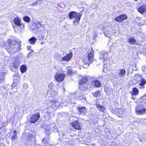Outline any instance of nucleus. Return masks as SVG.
I'll list each match as a JSON object with an SVG mask.
<instances>
[{"mask_svg":"<svg viewBox=\"0 0 146 146\" xmlns=\"http://www.w3.org/2000/svg\"><path fill=\"white\" fill-rule=\"evenodd\" d=\"M33 30L38 34V38L40 40H42L44 38L45 27L44 25L42 24L40 22L34 23L33 25Z\"/></svg>","mask_w":146,"mask_h":146,"instance_id":"f03ea898","label":"nucleus"},{"mask_svg":"<svg viewBox=\"0 0 146 146\" xmlns=\"http://www.w3.org/2000/svg\"><path fill=\"white\" fill-rule=\"evenodd\" d=\"M87 57L89 58H90L92 60V58L94 57V53L92 48L88 50L87 52Z\"/></svg>","mask_w":146,"mask_h":146,"instance_id":"f3484780","label":"nucleus"},{"mask_svg":"<svg viewBox=\"0 0 146 146\" xmlns=\"http://www.w3.org/2000/svg\"><path fill=\"white\" fill-rule=\"evenodd\" d=\"M27 49L29 50H30L31 49V47L30 46H28L27 47Z\"/></svg>","mask_w":146,"mask_h":146,"instance_id":"f704fd0d","label":"nucleus"},{"mask_svg":"<svg viewBox=\"0 0 146 146\" xmlns=\"http://www.w3.org/2000/svg\"><path fill=\"white\" fill-rule=\"evenodd\" d=\"M135 45H138V44H136Z\"/></svg>","mask_w":146,"mask_h":146,"instance_id":"4c0bfd02","label":"nucleus"},{"mask_svg":"<svg viewBox=\"0 0 146 146\" xmlns=\"http://www.w3.org/2000/svg\"><path fill=\"white\" fill-rule=\"evenodd\" d=\"M126 73V71L124 69H121L119 73V76L120 78H121L124 76Z\"/></svg>","mask_w":146,"mask_h":146,"instance_id":"412c9836","label":"nucleus"},{"mask_svg":"<svg viewBox=\"0 0 146 146\" xmlns=\"http://www.w3.org/2000/svg\"><path fill=\"white\" fill-rule=\"evenodd\" d=\"M146 84V81L144 78H141L139 81V88L140 89H143L145 87V84Z\"/></svg>","mask_w":146,"mask_h":146,"instance_id":"2eb2a0df","label":"nucleus"},{"mask_svg":"<svg viewBox=\"0 0 146 146\" xmlns=\"http://www.w3.org/2000/svg\"><path fill=\"white\" fill-rule=\"evenodd\" d=\"M128 42L130 44L134 45L135 44L136 41L134 38H130L128 39Z\"/></svg>","mask_w":146,"mask_h":146,"instance_id":"b1692460","label":"nucleus"},{"mask_svg":"<svg viewBox=\"0 0 146 146\" xmlns=\"http://www.w3.org/2000/svg\"><path fill=\"white\" fill-rule=\"evenodd\" d=\"M136 76L137 77H139L140 78L142 77V76L140 74H136Z\"/></svg>","mask_w":146,"mask_h":146,"instance_id":"2f4dec72","label":"nucleus"},{"mask_svg":"<svg viewBox=\"0 0 146 146\" xmlns=\"http://www.w3.org/2000/svg\"><path fill=\"white\" fill-rule=\"evenodd\" d=\"M17 138V134H14L12 137L11 139L13 140H15Z\"/></svg>","mask_w":146,"mask_h":146,"instance_id":"7c9ffc66","label":"nucleus"},{"mask_svg":"<svg viewBox=\"0 0 146 146\" xmlns=\"http://www.w3.org/2000/svg\"><path fill=\"white\" fill-rule=\"evenodd\" d=\"M13 132L14 134H16L17 131L16 130L14 131Z\"/></svg>","mask_w":146,"mask_h":146,"instance_id":"72a5a7b5","label":"nucleus"},{"mask_svg":"<svg viewBox=\"0 0 146 146\" xmlns=\"http://www.w3.org/2000/svg\"><path fill=\"white\" fill-rule=\"evenodd\" d=\"M137 10L139 13L141 14L146 12V5H142L138 8Z\"/></svg>","mask_w":146,"mask_h":146,"instance_id":"dca6fc26","label":"nucleus"},{"mask_svg":"<svg viewBox=\"0 0 146 146\" xmlns=\"http://www.w3.org/2000/svg\"><path fill=\"white\" fill-rule=\"evenodd\" d=\"M67 74L69 75H70L71 74H72L73 72V71H72V70L71 69H67Z\"/></svg>","mask_w":146,"mask_h":146,"instance_id":"c85d7f7f","label":"nucleus"},{"mask_svg":"<svg viewBox=\"0 0 146 146\" xmlns=\"http://www.w3.org/2000/svg\"><path fill=\"white\" fill-rule=\"evenodd\" d=\"M82 15L81 14L79 13L78 14L77 12L75 11H71L69 13L68 16L70 19H73L75 18V20H74L73 23H77L78 24Z\"/></svg>","mask_w":146,"mask_h":146,"instance_id":"7ed1b4c3","label":"nucleus"},{"mask_svg":"<svg viewBox=\"0 0 146 146\" xmlns=\"http://www.w3.org/2000/svg\"><path fill=\"white\" fill-rule=\"evenodd\" d=\"M145 1H146V0H145Z\"/></svg>","mask_w":146,"mask_h":146,"instance_id":"58836bf2","label":"nucleus"},{"mask_svg":"<svg viewBox=\"0 0 146 146\" xmlns=\"http://www.w3.org/2000/svg\"><path fill=\"white\" fill-rule=\"evenodd\" d=\"M38 3L37 1H36L35 3H33L31 5L32 6H35L36 5H37V3Z\"/></svg>","mask_w":146,"mask_h":146,"instance_id":"473e14b6","label":"nucleus"},{"mask_svg":"<svg viewBox=\"0 0 146 146\" xmlns=\"http://www.w3.org/2000/svg\"><path fill=\"white\" fill-rule=\"evenodd\" d=\"M70 124L72 127L76 130H80L82 127L81 123L78 120L73 121L70 123Z\"/></svg>","mask_w":146,"mask_h":146,"instance_id":"39448f33","label":"nucleus"},{"mask_svg":"<svg viewBox=\"0 0 146 146\" xmlns=\"http://www.w3.org/2000/svg\"><path fill=\"white\" fill-rule=\"evenodd\" d=\"M124 111L121 108L119 110V111H118V115L119 117H123L122 115H123Z\"/></svg>","mask_w":146,"mask_h":146,"instance_id":"cd10ccee","label":"nucleus"},{"mask_svg":"<svg viewBox=\"0 0 146 146\" xmlns=\"http://www.w3.org/2000/svg\"><path fill=\"white\" fill-rule=\"evenodd\" d=\"M146 70V68L145 69L143 70V72H144L145 74H146V72H145V70Z\"/></svg>","mask_w":146,"mask_h":146,"instance_id":"c9c22d12","label":"nucleus"},{"mask_svg":"<svg viewBox=\"0 0 146 146\" xmlns=\"http://www.w3.org/2000/svg\"><path fill=\"white\" fill-rule=\"evenodd\" d=\"M72 56V52H70L63 57L62 58V60L63 61H68L71 59Z\"/></svg>","mask_w":146,"mask_h":146,"instance_id":"ddd939ff","label":"nucleus"},{"mask_svg":"<svg viewBox=\"0 0 146 146\" xmlns=\"http://www.w3.org/2000/svg\"><path fill=\"white\" fill-rule=\"evenodd\" d=\"M54 91V92H55V91H54L53 90H52V91Z\"/></svg>","mask_w":146,"mask_h":146,"instance_id":"e433bc0d","label":"nucleus"},{"mask_svg":"<svg viewBox=\"0 0 146 146\" xmlns=\"http://www.w3.org/2000/svg\"><path fill=\"white\" fill-rule=\"evenodd\" d=\"M5 47L10 54H13L19 50L20 45L14 40L9 39L7 40Z\"/></svg>","mask_w":146,"mask_h":146,"instance_id":"f257e3e1","label":"nucleus"},{"mask_svg":"<svg viewBox=\"0 0 146 146\" xmlns=\"http://www.w3.org/2000/svg\"><path fill=\"white\" fill-rule=\"evenodd\" d=\"M20 70L21 73H24L27 70V67L26 65H23L21 66Z\"/></svg>","mask_w":146,"mask_h":146,"instance_id":"393cba45","label":"nucleus"},{"mask_svg":"<svg viewBox=\"0 0 146 146\" xmlns=\"http://www.w3.org/2000/svg\"><path fill=\"white\" fill-rule=\"evenodd\" d=\"M65 76V74L63 73H57L54 76V78L57 82H62L64 80Z\"/></svg>","mask_w":146,"mask_h":146,"instance_id":"6e6552de","label":"nucleus"},{"mask_svg":"<svg viewBox=\"0 0 146 146\" xmlns=\"http://www.w3.org/2000/svg\"><path fill=\"white\" fill-rule=\"evenodd\" d=\"M40 117V113L39 112L33 114L30 118L29 122L32 123H35L39 119Z\"/></svg>","mask_w":146,"mask_h":146,"instance_id":"423d86ee","label":"nucleus"},{"mask_svg":"<svg viewBox=\"0 0 146 146\" xmlns=\"http://www.w3.org/2000/svg\"><path fill=\"white\" fill-rule=\"evenodd\" d=\"M77 109L80 114L84 115L86 114V109L85 107H77Z\"/></svg>","mask_w":146,"mask_h":146,"instance_id":"4468645a","label":"nucleus"},{"mask_svg":"<svg viewBox=\"0 0 146 146\" xmlns=\"http://www.w3.org/2000/svg\"><path fill=\"white\" fill-rule=\"evenodd\" d=\"M13 21L14 24L17 27H20L21 29L24 28V24L22 23L21 19L18 17H15Z\"/></svg>","mask_w":146,"mask_h":146,"instance_id":"1a4fd4ad","label":"nucleus"},{"mask_svg":"<svg viewBox=\"0 0 146 146\" xmlns=\"http://www.w3.org/2000/svg\"><path fill=\"white\" fill-rule=\"evenodd\" d=\"M36 41V39L34 36L31 38L29 40V42L32 45L35 44Z\"/></svg>","mask_w":146,"mask_h":146,"instance_id":"5701e85b","label":"nucleus"},{"mask_svg":"<svg viewBox=\"0 0 146 146\" xmlns=\"http://www.w3.org/2000/svg\"><path fill=\"white\" fill-rule=\"evenodd\" d=\"M128 18L127 16L125 14H121L115 18V20L118 23H121Z\"/></svg>","mask_w":146,"mask_h":146,"instance_id":"0eeeda50","label":"nucleus"},{"mask_svg":"<svg viewBox=\"0 0 146 146\" xmlns=\"http://www.w3.org/2000/svg\"><path fill=\"white\" fill-rule=\"evenodd\" d=\"M90 83L86 84H79V89L82 92H84L88 89L91 88H90Z\"/></svg>","mask_w":146,"mask_h":146,"instance_id":"f8f14e48","label":"nucleus"},{"mask_svg":"<svg viewBox=\"0 0 146 146\" xmlns=\"http://www.w3.org/2000/svg\"><path fill=\"white\" fill-rule=\"evenodd\" d=\"M135 111L138 115H144L146 113V106L140 104L137 105L135 107Z\"/></svg>","mask_w":146,"mask_h":146,"instance_id":"20e7f679","label":"nucleus"},{"mask_svg":"<svg viewBox=\"0 0 146 146\" xmlns=\"http://www.w3.org/2000/svg\"><path fill=\"white\" fill-rule=\"evenodd\" d=\"M92 96L94 97L97 98L101 96V92L98 90L92 93Z\"/></svg>","mask_w":146,"mask_h":146,"instance_id":"4be33fe9","label":"nucleus"},{"mask_svg":"<svg viewBox=\"0 0 146 146\" xmlns=\"http://www.w3.org/2000/svg\"><path fill=\"white\" fill-rule=\"evenodd\" d=\"M91 77L89 76H84L81 78L79 81V84H86L88 81L90 79H91Z\"/></svg>","mask_w":146,"mask_h":146,"instance_id":"9d476101","label":"nucleus"},{"mask_svg":"<svg viewBox=\"0 0 146 146\" xmlns=\"http://www.w3.org/2000/svg\"><path fill=\"white\" fill-rule=\"evenodd\" d=\"M90 88H92L95 87L99 88L101 86V82L97 80H93L90 83Z\"/></svg>","mask_w":146,"mask_h":146,"instance_id":"9b49d317","label":"nucleus"},{"mask_svg":"<svg viewBox=\"0 0 146 146\" xmlns=\"http://www.w3.org/2000/svg\"><path fill=\"white\" fill-rule=\"evenodd\" d=\"M23 21L29 23L30 21V18L27 16H24L23 18Z\"/></svg>","mask_w":146,"mask_h":146,"instance_id":"a878e982","label":"nucleus"},{"mask_svg":"<svg viewBox=\"0 0 146 146\" xmlns=\"http://www.w3.org/2000/svg\"><path fill=\"white\" fill-rule=\"evenodd\" d=\"M43 142L45 144H47L48 143V142L47 141V140L46 139L44 138L42 140Z\"/></svg>","mask_w":146,"mask_h":146,"instance_id":"c756f323","label":"nucleus"},{"mask_svg":"<svg viewBox=\"0 0 146 146\" xmlns=\"http://www.w3.org/2000/svg\"><path fill=\"white\" fill-rule=\"evenodd\" d=\"M82 60L85 64H89L92 62V60L89 58L88 57L85 56L83 58Z\"/></svg>","mask_w":146,"mask_h":146,"instance_id":"a211bd4d","label":"nucleus"},{"mask_svg":"<svg viewBox=\"0 0 146 146\" xmlns=\"http://www.w3.org/2000/svg\"><path fill=\"white\" fill-rule=\"evenodd\" d=\"M139 92L138 89L136 87H134L132 89V92L131 93L132 95L137 96L138 95Z\"/></svg>","mask_w":146,"mask_h":146,"instance_id":"aec40b11","label":"nucleus"},{"mask_svg":"<svg viewBox=\"0 0 146 146\" xmlns=\"http://www.w3.org/2000/svg\"><path fill=\"white\" fill-rule=\"evenodd\" d=\"M13 67L15 68H17L19 66V62L18 60H15L13 62Z\"/></svg>","mask_w":146,"mask_h":146,"instance_id":"bb28decb","label":"nucleus"},{"mask_svg":"<svg viewBox=\"0 0 146 146\" xmlns=\"http://www.w3.org/2000/svg\"><path fill=\"white\" fill-rule=\"evenodd\" d=\"M95 105L97 108L100 111L104 112L105 110V108L103 106L100 105L99 104H96Z\"/></svg>","mask_w":146,"mask_h":146,"instance_id":"6ab92c4d","label":"nucleus"}]
</instances>
